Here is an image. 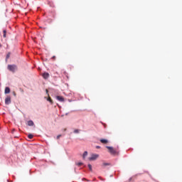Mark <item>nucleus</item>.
Segmentation results:
<instances>
[{"label": "nucleus", "mask_w": 182, "mask_h": 182, "mask_svg": "<svg viewBox=\"0 0 182 182\" xmlns=\"http://www.w3.org/2000/svg\"><path fill=\"white\" fill-rule=\"evenodd\" d=\"M107 149H109V153H110V154H112V156H116V154H119V152H117V151H116L112 146H107Z\"/></svg>", "instance_id": "nucleus-1"}, {"label": "nucleus", "mask_w": 182, "mask_h": 182, "mask_svg": "<svg viewBox=\"0 0 182 182\" xmlns=\"http://www.w3.org/2000/svg\"><path fill=\"white\" fill-rule=\"evenodd\" d=\"M7 68L9 70H10V72H13V73H14L15 70L18 69L16 65H9Z\"/></svg>", "instance_id": "nucleus-2"}, {"label": "nucleus", "mask_w": 182, "mask_h": 182, "mask_svg": "<svg viewBox=\"0 0 182 182\" xmlns=\"http://www.w3.org/2000/svg\"><path fill=\"white\" fill-rule=\"evenodd\" d=\"M97 157H99L98 154H92L91 156V157L89 158L90 161H93L95 160H96L97 159Z\"/></svg>", "instance_id": "nucleus-3"}, {"label": "nucleus", "mask_w": 182, "mask_h": 182, "mask_svg": "<svg viewBox=\"0 0 182 182\" xmlns=\"http://www.w3.org/2000/svg\"><path fill=\"white\" fill-rule=\"evenodd\" d=\"M5 103H6V105H11V97H7L5 99Z\"/></svg>", "instance_id": "nucleus-4"}, {"label": "nucleus", "mask_w": 182, "mask_h": 182, "mask_svg": "<svg viewBox=\"0 0 182 182\" xmlns=\"http://www.w3.org/2000/svg\"><path fill=\"white\" fill-rule=\"evenodd\" d=\"M56 99L57 100H59V102H65V98L62 96H57Z\"/></svg>", "instance_id": "nucleus-5"}, {"label": "nucleus", "mask_w": 182, "mask_h": 182, "mask_svg": "<svg viewBox=\"0 0 182 182\" xmlns=\"http://www.w3.org/2000/svg\"><path fill=\"white\" fill-rule=\"evenodd\" d=\"M4 93H5L6 95H8L9 93H11V89H10L9 87H6L5 88Z\"/></svg>", "instance_id": "nucleus-6"}, {"label": "nucleus", "mask_w": 182, "mask_h": 182, "mask_svg": "<svg viewBox=\"0 0 182 182\" xmlns=\"http://www.w3.org/2000/svg\"><path fill=\"white\" fill-rule=\"evenodd\" d=\"M43 79H48V78L49 77V73H44L43 74Z\"/></svg>", "instance_id": "nucleus-7"}, {"label": "nucleus", "mask_w": 182, "mask_h": 182, "mask_svg": "<svg viewBox=\"0 0 182 182\" xmlns=\"http://www.w3.org/2000/svg\"><path fill=\"white\" fill-rule=\"evenodd\" d=\"M100 141L102 143V144H107V143H109L107 139H100Z\"/></svg>", "instance_id": "nucleus-8"}, {"label": "nucleus", "mask_w": 182, "mask_h": 182, "mask_svg": "<svg viewBox=\"0 0 182 182\" xmlns=\"http://www.w3.org/2000/svg\"><path fill=\"white\" fill-rule=\"evenodd\" d=\"M107 166H110V163L103 162V163H102V167L105 168V167H106Z\"/></svg>", "instance_id": "nucleus-9"}, {"label": "nucleus", "mask_w": 182, "mask_h": 182, "mask_svg": "<svg viewBox=\"0 0 182 182\" xmlns=\"http://www.w3.org/2000/svg\"><path fill=\"white\" fill-rule=\"evenodd\" d=\"M35 124L33 123V121L29 120L28 122V126H33Z\"/></svg>", "instance_id": "nucleus-10"}, {"label": "nucleus", "mask_w": 182, "mask_h": 182, "mask_svg": "<svg viewBox=\"0 0 182 182\" xmlns=\"http://www.w3.org/2000/svg\"><path fill=\"white\" fill-rule=\"evenodd\" d=\"M47 100H48V102H50V103L51 105H53V100H52V98H50V97H48L47 98Z\"/></svg>", "instance_id": "nucleus-11"}, {"label": "nucleus", "mask_w": 182, "mask_h": 182, "mask_svg": "<svg viewBox=\"0 0 182 182\" xmlns=\"http://www.w3.org/2000/svg\"><path fill=\"white\" fill-rule=\"evenodd\" d=\"M87 156V151H85L84 153H83V154H82V158L83 159H86V156Z\"/></svg>", "instance_id": "nucleus-12"}, {"label": "nucleus", "mask_w": 182, "mask_h": 182, "mask_svg": "<svg viewBox=\"0 0 182 182\" xmlns=\"http://www.w3.org/2000/svg\"><path fill=\"white\" fill-rule=\"evenodd\" d=\"M3 33H4L3 37L6 38V30H4Z\"/></svg>", "instance_id": "nucleus-13"}, {"label": "nucleus", "mask_w": 182, "mask_h": 182, "mask_svg": "<svg viewBox=\"0 0 182 182\" xmlns=\"http://www.w3.org/2000/svg\"><path fill=\"white\" fill-rule=\"evenodd\" d=\"M10 57H11V53H8V54L6 55V58L9 59Z\"/></svg>", "instance_id": "nucleus-14"}, {"label": "nucleus", "mask_w": 182, "mask_h": 182, "mask_svg": "<svg viewBox=\"0 0 182 182\" xmlns=\"http://www.w3.org/2000/svg\"><path fill=\"white\" fill-rule=\"evenodd\" d=\"M79 132H80V130H79V129H75L74 130V133H75V134L79 133Z\"/></svg>", "instance_id": "nucleus-15"}, {"label": "nucleus", "mask_w": 182, "mask_h": 182, "mask_svg": "<svg viewBox=\"0 0 182 182\" xmlns=\"http://www.w3.org/2000/svg\"><path fill=\"white\" fill-rule=\"evenodd\" d=\"M88 168H89L90 171H92V166L90 164H88Z\"/></svg>", "instance_id": "nucleus-16"}, {"label": "nucleus", "mask_w": 182, "mask_h": 182, "mask_svg": "<svg viewBox=\"0 0 182 182\" xmlns=\"http://www.w3.org/2000/svg\"><path fill=\"white\" fill-rule=\"evenodd\" d=\"M28 139H33V135L28 134Z\"/></svg>", "instance_id": "nucleus-17"}, {"label": "nucleus", "mask_w": 182, "mask_h": 182, "mask_svg": "<svg viewBox=\"0 0 182 182\" xmlns=\"http://www.w3.org/2000/svg\"><path fill=\"white\" fill-rule=\"evenodd\" d=\"M82 164H83L82 162H79V163L77 164V166H82Z\"/></svg>", "instance_id": "nucleus-18"}, {"label": "nucleus", "mask_w": 182, "mask_h": 182, "mask_svg": "<svg viewBox=\"0 0 182 182\" xmlns=\"http://www.w3.org/2000/svg\"><path fill=\"white\" fill-rule=\"evenodd\" d=\"M60 137H62V135H60V134H59V135L57 136V139H60Z\"/></svg>", "instance_id": "nucleus-19"}, {"label": "nucleus", "mask_w": 182, "mask_h": 182, "mask_svg": "<svg viewBox=\"0 0 182 182\" xmlns=\"http://www.w3.org/2000/svg\"><path fill=\"white\" fill-rule=\"evenodd\" d=\"M46 92L48 96H49V91L48 90H46Z\"/></svg>", "instance_id": "nucleus-20"}, {"label": "nucleus", "mask_w": 182, "mask_h": 182, "mask_svg": "<svg viewBox=\"0 0 182 182\" xmlns=\"http://www.w3.org/2000/svg\"><path fill=\"white\" fill-rule=\"evenodd\" d=\"M52 59H53V60H55L56 59V56H55V55L53 56V57H52Z\"/></svg>", "instance_id": "nucleus-21"}, {"label": "nucleus", "mask_w": 182, "mask_h": 182, "mask_svg": "<svg viewBox=\"0 0 182 182\" xmlns=\"http://www.w3.org/2000/svg\"><path fill=\"white\" fill-rule=\"evenodd\" d=\"M96 149H100V146H96Z\"/></svg>", "instance_id": "nucleus-22"}, {"label": "nucleus", "mask_w": 182, "mask_h": 182, "mask_svg": "<svg viewBox=\"0 0 182 182\" xmlns=\"http://www.w3.org/2000/svg\"><path fill=\"white\" fill-rule=\"evenodd\" d=\"M99 178H100V180H103V179L102 178V177H100V176L99 177Z\"/></svg>", "instance_id": "nucleus-23"}, {"label": "nucleus", "mask_w": 182, "mask_h": 182, "mask_svg": "<svg viewBox=\"0 0 182 182\" xmlns=\"http://www.w3.org/2000/svg\"><path fill=\"white\" fill-rule=\"evenodd\" d=\"M0 48H2V45L1 44H0Z\"/></svg>", "instance_id": "nucleus-24"}, {"label": "nucleus", "mask_w": 182, "mask_h": 182, "mask_svg": "<svg viewBox=\"0 0 182 182\" xmlns=\"http://www.w3.org/2000/svg\"><path fill=\"white\" fill-rule=\"evenodd\" d=\"M64 132H66V129H64Z\"/></svg>", "instance_id": "nucleus-25"}, {"label": "nucleus", "mask_w": 182, "mask_h": 182, "mask_svg": "<svg viewBox=\"0 0 182 182\" xmlns=\"http://www.w3.org/2000/svg\"><path fill=\"white\" fill-rule=\"evenodd\" d=\"M82 180H86V178H83Z\"/></svg>", "instance_id": "nucleus-26"}]
</instances>
